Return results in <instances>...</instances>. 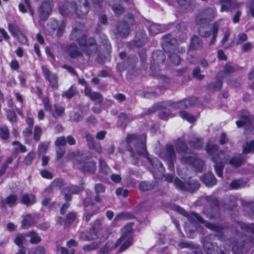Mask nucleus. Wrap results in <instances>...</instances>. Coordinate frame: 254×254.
Instances as JSON below:
<instances>
[{"label":"nucleus","mask_w":254,"mask_h":254,"mask_svg":"<svg viewBox=\"0 0 254 254\" xmlns=\"http://www.w3.org/2000/svg\"><path fill=\"white\" fill-rule=\"evenodd\" d=\"M126 141L128 145L127 149L132 153L133 157L146 158L152 167H158L161 173L163 172L164 170L163 164L157 159L151 160L148 156L145 145L146 136L144 135L138 137L134 134H129L127 137Z\"/></svg>","instance_id":"obj_1"},{"label":"nucleus","mask_w":254,"mask_h":254,"mask_svg":"<svg viewBox=\"0 0 254 254\" xmlns=\"http://www.w3.org/2000/svg\"><path fill=\"white\" fill-rule=\"evenodd\" d=\"M239 254H245L254 246V223L239 221Z\"/></svg>","instance_id":"obj_2"},{"label":"nucleus","mask_w":254,"mask_h":254,"mask_svg":"<svg viewBox=\"0 0 254 254\" xmlns=\"http://www.w3.org/2000/svg\"><path fill=\"white\" fill-rule=\"evenodd\" d=\"M82 25L79 24L78 27L73 29L70 35L72 40H76L79 46L86 54L89 55L90 53L95 52L97 50L96 45L94 39L90 38L86 41L85 34L81 29Z\"/></svg>","instance_id":"obj_3"},{"label":"nucleus","mask_w":254,"mask_h":254,"mask_svg":"<svg viewBox=\"0 0 254 254\" xmlns=\"http://www.w3.org/2000/svg\"><path fill=\"white\" fill-rule=\"evenodd\" d=\"M103 225L102 220H96L90 229V232H81L80 238L83 241H90L97 239H106L109 235L112 233L110 229H107L104 233H102Z\"/></svg>","instance_id":"obj_4"},{"label":"nucleus","mask_w":254,"mask_h":254,"mask_svg":"<svg viewBox=\"0 0 254 254\" xmlns=\"http://www.w3.org/2000/svg\"><path fill=\"white\" fill-rule=\"evenodd\" d=\"M206 150L208 154L211 156V159L215 163V168L217 175L220 177H222L223 163L227 161V156L224 152H218L217 146L211 142H208Z\"/></svg>","instance_id":"obj_5"},{"label":"nucleus","mask_w":254,"mask_h":254,"mask_svg":"<svg viewBox=\"0 0 254 254\" xmlns=\"http://www.w3.org/2000/svg\"><path fill=\"white\" fill-rule=\"evenodd\" d=\"M254 117L247 110L239 113V127H244L245 134H254Z\"/></svg>","instance_id":"obj_6"},{"label":"nucleus","mask_w":254,"mask_h":254,"mask_svg":"<svg viewBox=\"0 0 254 254\" xmlns=\"http://www.w3.org/2000/svg\"><path fill=\"white\" fill-rule=\"evenodd\" d=\"M132 230V226L130 224H127L123 228L122 236L116 242V246L122 244L120 251L125 250L130 245L132 241L130 233Z\"/></svg>","instance_id":"obj_7"},{"label":"nucleus","mask_w":254,"mask_h":254,"mask_svg":"<svg viewBox=\"0 0 254 254\" xmlns=\"http://www.w3.org/2000/svg\"><path fill=\"white\" fill-rule=\"evenodd\" d=\"M64 6L67 7V10H69V11H71V9L75 8V12L79 17L86 14L89 10V6L86 0H80L75 8L73 3H66Z\"/></svg>","instance_id":"obj_8"},{"label":"nucleus","mask_w":254,"mask_h":254,"mask_svg":"<svg viewBox=\"0 0 254 254\" xmlns=\"http://www.w3.org/2000/svg\"><path fill=\"white\" fill-rule=\"evenodd\" d=\"M54 6L52 0L44 1L38 9L39 16L41 20L46 19L50 15Z\"/></svg>","instance_id":"obj_9"},{"label":"nucleus","mask_w":254,"mask_h":254,"mask_svg":"<svg viewBox=\"0 0 254 254\" xmlns=\"http://www.w3.org/2000/svg\"><path fill=\"white\" fill-rule=\"evenodd\" d=\"M160 156L168 162V167L172 170L173 168L174 161L175 160V153L173 146L171 145H167L166 150L160 153Z\"/></svg>","instance_id":"obj_10"},{"label":"nucleus","mask_w":254,"mask_h":254,"mask_svg":"<svg viewBox=\"0 0 254 254\" xmlns=\"http://www.w3.org/2000/svg\"><path fill=\"white\" fill-rule=\"evenodd\" d=\"M85 206V214L84 218L86 222H88L91 217L95 215L99 210V208L95 206L91 202L90 197H87L84 202Z\"/></svg>","instance_id":"obj_11"},{"label":"nucleus","mask_w":254,"mask_h":254,"mask_svg":"<svg viewBox=\"0 0 254 254\" xmlns=\"http://www.w3.org/2000/svg\"><path fill=\"white\" fill-rule=\"evenodd\" d=\"M215 10L208 8L201 12L196 17V22L198 24L207 23L215 17Z\"/></svg>","instance_id":"obj_12"},{"label":"nucleus","mask_w":254,"mask_h":254,"mask_svg":"<svg viewBox=\"0 0 254 254\" xmlns=\"http://www.w3.org/2000/svg\"><path fill=\"white\" fill-rule=\"evenodd\" d=\"M189 219L190 222H199L202 224H203L204 226L208 229H210L212 230L219 232L220 231L223 227L220 225H216L214 224L209 223L203 221L202 218H201L197 213L193 212L191 214V215L189 216Z\"/></svg>","instance_id":"obj_13"},{"label":"nucleus","mask_w":254,"mask_h":254,"mask_svg":"<svg viewBox=\"0 0 254 254\" xmlns=\"http://www.w3.org/2000/svg\"><path fill=\"white\" fill-rule=\"evenodd\" d=\"M191 161L196 171L201 172L203 166V162L201 160L196 157H190L187 154H185L181 159V162L183 164H190Z\"/></svg>","instance_id":"obj_14"},{"label":"nucleus","mask_w":254,"mask_h":254,"mask_svg":"<svg viewBox=\"0 0 254 254\" xmlns=\"http://www.w3.org/2000/svg\"><path fill=\"white\" fill-rule=\"evenodd\" d=\"M83 136L86 138L88 147L92 149L95 150L98 153L102 152V147L100 144H96L94 139L90 133L88 131H85Z\"/></svg>","instance_id":"obj_15"},{"label":"nucleus","mask_w":254,"mask_h":254,"mask_svg":"<svg viewBox=\"0 0 254 254\" xmlns=\"http://www.w3.org/2000/svg\"><path fill=\"white\" fill-rule=\"evenodd\" d=\"M204 249L207 254H223V251L218 248L215 244L205 242L203 244Z\"/></svg>","instance_id":"obj_16"},{"label":"nucleus","mask_w":254,"mask_h":254,"mask_svg":"<svg viewBox=\"0 0 254 254\" xmlns=\"http://www.w3.org/2000/svg\"><path fill=\"white\" fill-rule=\"evenodd\" d=\"M77 167L84 172H94L96 169L95 163L93 162H83L78 161Z\"/></svg>","instance_id":"obj_17"},{"label":"nucleus","mask_w":254,"mask_h":254,"mask_svg":"<svg viewBox=\"0 0 254 254\" xmlns=\"http://www.w3.org/2000/svg\"><path fill=\"white\" fill-rule=\"evenodd\" d=\"M42 69L45 77L49 80L52 87H57V79L55 74L51 73L46 66H42Z\"/></svg>","instance_id":"obj_18"},{"label":"nucleus","mask_w":254,"mask_h":254,"mask_svg":"<svg viewBox=\"0 0 254 254\" xmlns=\"http://www.w3.org/2000/svg\"><path fill=\"white\" fill-rule=\"evenodd\" d=\"M201 181L206 186L211 187L216 184V180L212 173L209 172L204 174L202 178Z\"/></svg>","instance_id":"obj_19"},{"label":"nucleus","mask_w":254,"mask_h":254,"mask_svg":"<svg viewBox=\"0 0 254 254\" xmlns=\"http://www.w3.org/2000/svg\"><path fill=\"white\" fill-rule=\"evenodd\" d=\"M222 6L221 11H232L237 7V3L236 1L233 0H221Z\"/></svg>","instance_id":"obj_20"},{"label":"nucleus","mask_w":254,"mask_h":254,"mask_svg":"<svg viewBox=\"0 0 254 254\" xmlns=\"http://www.w3.org/2000/svg\"><path fill=\"white\" fill-rule=\"evenodd\" d=\"M52 25L53 26V29L54 30L57 31L56 34L58 36H61L63 35L65 24L64 21L58 22L56 20H54L52 21Z\"/></svg>","instance_id":"obj_21"},{"label":"nucleus","mask_w":254,"mask_h":254,"mask_svg":"<svg viewBox=\"0 0 254 254\" xmlns=\"http://www.w3.org/2000/svg\"><path fill=\"white\" fill-rule=\"evenodd\" d=\"M35 216L32 214H27L23 219L21 227L23 229H26L30 227L35 222Z\"/></svg>","instance_id":"obj_22"},{"label":"nucleus","mask_w":254,"mask_h":254,"mask_svg":"<svg viewBox=\"0 0 254 254\" xmlns=\"http://www.w3.org/2000/svg\"><path fill=\"white\" fill-rule=\"evenodd\" d=\"M79 188L75 186L69 187L64 189L63 193L64 194L65 200L67 201L70 200V194L71 193H77L78 192H79Z\"/></svg>","instance_id":"obj_23"},{"label":"nucleus","mask_w":254,"mask_h":254,"mask_svg":"<svg viewBox=\"0 0 254 254\" xmlns=\"http://www.w3.org/2000/svg\"><path fill=\"white\" fill-rule=\"evenodd\" d=\"M63 185V181L61 180H55L48 188L46 189L45 192L46 193H49L54 191V190L57 189H61Z\"/></svg>","instance_id":"obj_24"},{"label":"nucleus","mask_w":254,"mask_h":254,"mask_svg":"<svg viewBox=\"0 0 254 254\" xmlns=\"http://www.w3.org/2000/svg\"><path fill=\"white\" fill-rule=\"evenodd\" d=\"M242 205L245 211L249 212L250 215H254V203L251 201H246L244 199L241 200Z\"/></svg>","instance_id":"obj_25"},{"label":"nucleus","mask_w":254,"mask_h":254,"mask_svg":"<svg viewBox=\"0 0 254 254\" xmlns=\"http://www.w3.org/2000/svg\"><path fill=\"white\" fill-rule=\"evenodd\" d=\"M189 143L191 147L197 149L201 148L202 145L201 140L195 135H192L190 137Z\"/></svg>","instance_id":"obj_26"},{"label":"nucleus","mask_w":254,"mask_h":254,"mask_svg":"<svg viewBox=\"0 0 254 254\" xmlns=\"http://www.w3.org/2000/svg\"><path fill=\"white\" fill-rule=\"evenodd\" d=\"M235 71L236 69L233 66L229 64H227L224 67L223 72H219L217 76L223 78L225 76L234 72Z\"/></svg>","instance_id":"obj_27"},{"label":"nucleus","mask_w":254,"mask_h":254,"mask_svg":"<svg viewBox=\"0 0 254 254\" xmlns=\"http://www.w3.org/2000/svg\"><path fill=\"white\" fill-rule=\"evenodd\" d=\"M16 200L17 197L15 195H10L1 201V205L2 207H5L7 205L12 206L16 203Z\"/></svg>","instance_id":"obj_28"},{"label":"nucleus","mask_w":254,"mask_h":254,"mask_svg":"<svg viewBox=\"0 0 254 254\" xmlns=\"http://www.w3.org/2000/svg\"><path fill=\"white\" fill-rule=\"evenodd\" d=\"M21 201L27 205H32L36 202L35 195L33 194H25L21 197Z\"/></svg>","instance_id":"obj_29"},{"label":"nucleus","mask_w":254,"mask_h":254,"mask_svg":"<svg viewBox=\"0 0 254 254\" xmlns=\"http://www.w3.org/2000/svg\"><path fill=\"white\" fill-rule=\"evenodd\" d=\"M117 29L119 33L123 37H126L129 33L128 25L126 23L119 24Z\"/></svg>","instance_id":"obj_30"},{"label":"nucleus","mask_w":254,"mask_h":254,"mask_svg":"<svg viewBox=\"0 0 254 254\" xmlns=\"http://www.w3.org/2000/svg\"><path fill=\"white\" fill-rule=\"evenodd\" d=\"M195 100L194 98L185 99L178 102L177 105L181 109L188 108L195 103Z\"/></svg>","instance_id":"obj_31"},{"label":"nucleus","mask_w":254,"mask_h":254,"mask_svg":"<svg viewBox=\"0 0 254 254\" xmlns=\"http://www.w3.org/2000/svg\"><path fill=\"white\" fill-rule=\"evenodd\" d=\"M243 154H246L251 153L252 151L254 153V140L250 142H247L243 146Z\"/></svg>","instance_id":"obj_32"},{"label":"nucleus","mask_w":254,"mask_h":254,"mask_svg":"<svg viewBox=\"0 0 254 254\" xmlns=\"http://www.w3.org/2000/svg\"><path fill=\"white\" fill-rule=\"evenodd\" d=\"M30 238V242L31 244H38L41 241V237L34 231H30L26 234V237Z\"/></svg>","instance_id":"obj_33"},{"label":"nucleus","mask_w":254,"mask_h":254,"mask_svg":"<svg viewBox=\"0 0 254 254\" xmlns=\"http://www.w3.org/2000/svg\"><path fill=\"white\" fill-rule=\"evenodd\" d=\"M202 47V42L199 38L196 36L191 39L190 48L192 49L197 50L201 48Z\"/></svg>","instance_id":"obj_34"},{"label":"nucleus","mask_w":254,"mask_h":254,"mask_svg":"<svg viewBox=\"0 0 254 254\" xmlns=\"http://www.w3.org/2000/svg\"><path fill=\"white\" fill-rule=\"evenodd\" d=\"M57 253L60 254H74L75 251L74 249H69L64 247H62L60 245H57L56 247Z\"/></svg>","instance_id":"obj_35"},{"label":"nucleus","mask_w":254,"mask_h":254,"mask_svg":"<svg viewBox=\"0 0 254 254\" xmlns=\"http://www.w3.org/2000/svg\"><path fill=\"white\" fill-rule=\"evenodd\" d=\"M149 31L152 35H156L162 31V28L161 25L152 23L149 27Z\"/></svg>","instance_id":"obj_36"},{"label":"nucleus","mask_w":254,"mask_h":254,"mask_svg":"<svg viewBox=\"0 0 254 254\" xmlns=\"http://www.w3.org/2000/svg\"><path fill=\"white\" fill-rule=\"evenodd\" d=\"M26 234H18L14 239V243L19 247L23 248V245L25 241Z\"/></svg>","instance_id":"obj_37"},{"label":"nucleus","mask_w":254,"mask_h":254,"mask_svg":"<svg viewBox=\"0 0 254 254\" xmlns=\"http://www.w3.org/2000/svg\"><path fill=\"white\" fill-rule=\"evenodd\" d=\"M67 53L70 57L74 58L80 55V53L77 50V47L75 46H70L67 49Z\"/></svg>","instance_id":"obj_38"},{"label":"nucleus","mask_w":254,"mask_h":254,"mask_svg":"<svg viewBox=\"0 0 254 254\" xmlns=\"http://www.w3.org/2000/svg\"><path fill=\"white\" fill-rule=\"evenodd\" d=\"M180 115L184 120H187L189 123H193L195 121V118L193 116L186 111L180 112Z\"/></svg>","instance_id":"obj_39"},{"label":"nucleus","mask_w":254,"mask_h":254,"mask_svg":"<svg viewBox=\"0 0 254 254\" xmlns=\"http://www.w3.org/2000/svg\"><path fill=\"white\" fill-rule=\"evenodd\" d=\"M176 149L179 153H186L187 147L186 143L181 140H178L176 144Z\"/></svg>","instance_id":"obj_40"},{"label":"nucleus","mask_w":254,"mask_h":254,"mask_svg":"<svg viewBox=\"0 0 254 254\" xmlns=\"http://www.w3.org/2000/svg\"><path fill=\"white\" fill-rule=\"evenodd\" d=\"M9 136V131L7 127L3 126L0 127V137L3 139H6Z\"/></svg>","instance_id":"obj_41"},{"label":"nucleus","mask_w":254,"mask_h":254,"mask_svg":"<svg viewBox=\"0 0 254 254\" xmlns=\"http://www.w3.org/2000/svg\"><path fill=\"white\" fill-rule=\"evenodd\" d=\"M76 93L75 88L71 86L68 90L63 93L62 96L66 98L69 99L73 97Z\"/></svg>","instance_id":"obj_42"},{"label":"nucleus","mask_w":254,"mask_h":254,"mask_svg":"<svg viewBox=\"0 0 254 254\" xmlns=\"http://www.w3.org/2000/svg\"><path fill=\"white\" fill-rule=\"evenodd\" d=\"M54 108L55 111L53 113V115L55 118L61 116L64 114V109L63 107L55 105L54 106Z\"/></svg>","instance_id":"obj_43"},{"label":"nucleus","mask_w":254,"mask_h":254,"mask_svg":"<svg viewBox=\"0 0 254 254\" xmlns=\"http://www.w3.org/2000/svg\"><path fill=\"white\" fill-rule=\"evenodd\" d=\"M42 133V128L39 126H36L34 130V139L36 141H38Z\"/></svg>","instance_id":"obj_44"},{"label":"nucleus","mask_w":254,"mask_h":254,"mask_svg":"<svg viewBox=\"0 0 254 254\" xmlns=\"http://www.w3.org/2000/svg\"><path fill=\"white\" fill-rule=\"evenodd\" d=\"M8 29L11 34L15 37L19 34V33L21 32L17 26L12 24H9L8 25Z\"/></svg>","instance_id":"obj_45"},{"label":"nucleus","mask_w":254,"mask_h":254,"mask_svg":"<svg viewBox=\"0 0 254 254\" xmlns=\"http://www.w3.org/2000/svg\"><path fill=\"white\" fill-rule=\"evenodd\" d=\"M66 143V138L64 136L59 137L57 138L55 141V144L57 147H64Z\"/></svg>","instance_id":"obj_46"},{"label":"nucleus","mask_w":254,"mask_h":254,"mask_svg":"<svg viewBox=\"0 0 254 254\" xmlns=\"http://www.w3.org/2000/svg\"><path fill=\"white\" fill-rule=\"evenodd\" d=\"M49 145V143H43L39 145L38 147V154H43L45 153L48 149Z\"/></svg>","instance_id":"obj_47"},{"label":"nucleus","mask_w":254,"mask_h":254,"mask_svg":"<svg viewBox=\"0 0 254 254\" xmlns=\"http://www.w3.org/2000/svg\"><path fill=\"white\" fill-rule=\"evenodd\" d=\"M98 245L96 243H92L89 245H86L83 246V250L85 252H90L97 249Z\"/></svg>","instance_id":"obj_48"},{"label":"nucleus","mask_w":254,"mask_h":254,"mask_svg":"<svg viewBox=\"0 0 254 254\" xmlns=\"http://www.w3.org/2000/svg\"><path fill=\"white\" fill-rule=\"evenodd\" d=\"M99 166L101 171L105 174L109 172V169L106 163L102 160H99Z\"/></svg>","instance_id":"obj_49"},{"label":"nucleus","mask_w":254,"mask_h":254,"mask_svg":"<svg viewBox=\"0 0 254 254\" xmlns=\"http://www.w3.org/2000/svg\"><path fill=\"white\" fill-rule=\"evenodd\" d=\"M35 156V153L31 152L27 154L24 159V163L26 165L30 164Z\"/></svg>","instance_id":"obj_50"},{"label":"nucleus","mask_w":254,"mask_h":254,"mask_svg":"<svg viewBox=\"0 0 254 254\" xmlns=\"http://www.w3.org/2000/svg\"><path fill=\"white\" fill-rule=\"evenodd\" d=\"M89 98L93 101H97L99 103L102 102L103 98L101 95L98 92H93L92 94L90 95Z\"/></svg>","instance_id":"obj_51"},{"label":"nucleus","mask_w":254,"mask_h":254,"mask_svg":"<svg viewBox=\"0 0 254 254\" xmlns=\"http://www.w3.org/2000/svg\"><path fill=\"white\" fill-rule=\"evenodd\" d=\"M171 62L175 64H179L180 63L181 59L179 56L176 54H172L170 56Z\"/></svg>","instance_id":"obj_52"},{"label":"nucleus","mask_w":254,"mask_h":254,"mask_svg":"<svg viewBox=\"0 0 254 254\" xmlns=\"http://www.w3.org/2000/svg\"><path fill=\"white\" fill-rule=\"evenodd\" d=\"M200 70L198 67L195 68L193 70V75L194 77L196 78L197 79L201 80L204 78V75L201 74Z\"/></svg>","instance_id":"obj_53"},{"label":"nucleus","mask_w":254,"mask_h":254,"mask_svg":"<svg viewBox=\"0 0 254 254\" xmlns=\"http://www.w3.org/2000/svg\"><path fill=\"white\" fill-rule=\"evenodd\" d=\"M13 144L15 145V150H19L22 152H25L26 151V147L19 143L18 142L14 141L13 142Z\"/></svg>","instance_id":"obj_54"},{"label":"nucleus","mask_w":254,"mask_h":254,"mask_svg":"<svg viewBox=\"0 0 254 254\" xmlns=\"http://www.w3.org/2000/svg\"><path fill=\"white\" fill-rule=\"evenodd\" d=\"M117 195H122L124 197H126L128 195V191L127 190H124L121 188L117 189L116 191Z\"/></svg>","instance_id":"obj_55"},{"label":"nucleus","mask_w":254,"mask_h":254,"mask_svg":"<svg viewBox=\"0 0 254 254\" xmlns=\"http://www.w3.org/2000/svg\"><path fill=\"white\" fill-rule=\"evenodd\" d=\"M198 33L201 36L207 37L209 35V32L205 27H201L198 29Z\"/></svg>","instance_id":"obj_56"},{"label":"nucleus","mask_w":254,"mask_h":254,"mask_svg":"<svg viewBox=\"0 0 254 254\" xmlns=\"http://www.w3.org/2000/svg\"><path fill=\"white\" fill-rule=\"evenodd\" d=\"M12 161V158L11 157L8 158L6 161L5 164H4L2 168L0 170V176L2 175L5 172V170L7 167V165L8 164H10Z\"/></svg>","instance_id":"obj_57"},{"label":"nucleus","mask_w":254,"mask_h":254,"mask_svg":"<svg viewBox=\"0 0 254 254\" xmlns=\"http://www.w3.org/2000/svg\"><path fill=\"white\" fill-rule=\"evenodd\" d=\"M112 8H113V10H114V11L115 12V13L117 15L121 14L124 11V8L123 7H122L121 6H120V5H114L112 6Z\"/></svg>","instance_id":"obj_58"},{"label":"nucleus","mask_w":254,"mask_h":254,"mask_svg":"<svg viewBox=\"0 0 254 254\" xmlns=\"http://www.w3.org/2000/svg\"><path fill=\"white\" fill-rule=\"evenodd\" d=\"M151 188V186L147 182H142L139 184V188L141 190L145 191L149 190Z\"/></svg>","instance_id":"obj_59"},{"label":"nucleus","mask_w":254,"mask_h":254,"mask_svg":"<svg viewBox=\"0 0 254 254\" xmlns=\"http://www.w3.org/2000/svg\"><path fill=\"white\" fill-rule=\"evenodd\" d=\"M7 118L11 122H15L16 121V116L13 111H9L7 112Z\"/></svg>","instance_id":"obj_60"},{"label":"nucleus","mask_w":254,"mask_h":254,"mask_svg":"<svg viewBox=\"0 0 254 254\" xmlns=\"http://www.w3.org/2000/svg\"><path fill=\"white\" fill-rule=\"evenodd\" d=\"M66 246L70 250L77 246V243L74 240L71 239L66 242Z\"/></svg>","instance_id":"obj_61"},{"label":"nucleus","mask_w":254,"mask_h":254,"mask_svg":"<svg viewBox=\"0 0 254 254\" xmlns=\"http://www.w3.org/2000/svg\"><path fill=\"white\" fill-rule=\"evenodd\" d=\"M75 218V214L73 212H71L68 214L67 215L65 223L70 224L72 222Z\"/></svg>","instance_id":"obj_62"},{"label":"nucleus","mask_w":254,"mask_h":254,"mask_svg":"<svg viewBox=\"0 0 254 254\" xmlns=\"http://www.w3.org/2000/svg\"><path fill=\"white\" fill-rule=\"evenodd\" d=\"M188 254H202L199 248L193 246L188 252Z\"/></svg>","instance_id":"obj_63"},{"label":"nucleus","mask_w":254,"mask_h":254,"mask_svg":"<svg viewBox=\"0 0 254 254\" xmlns=\"http://www.w3.org/2000/svg\"><path fill=\"white\" fill-rule=\"evenodd\" d=\"M34 254H45L44 248L41 246H37L35 248Z\"/></svg>","instance_id":"obj_64"}]
</instances>
